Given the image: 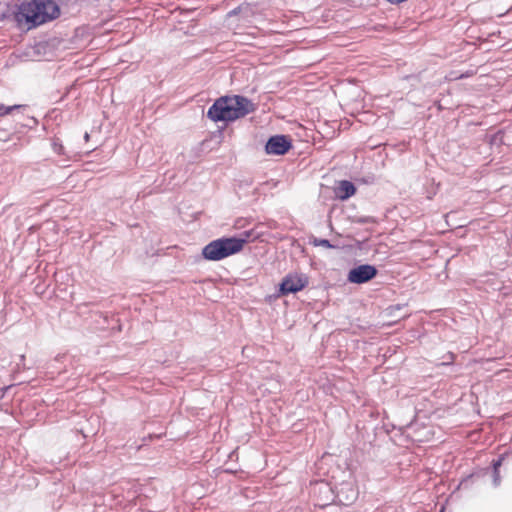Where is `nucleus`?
Returning <instances> with one entry per match:
<instances>
[{"label": "nucleus", "instance_id": "nucleus-1", "mask_svg": "<svg viewBox=\"0 0 512 512\" xmlns=\"http://www.w3.org/2000/svg\"><path fill=\"white\" fill-rule=\"evenodd\" d=\"M254 110L253 103L246 97L222 96L208 109L207 117L214 122H230L243 118Z\"/></svg>", "mask_w": 512, "mask_h": 512}, {"label": "nucleus", "instance_id": "nucleus-2", "mask_svg": "<svg viewBox=\"0 0 512 512\" xmlns=\"http://www.w3.org/2000/svg\"><path fill=\"white\" fill-rule=\"evenodd\" d=\"M60 15L57 2H21L15 13V20L19 26L27 29L56 19Z\"/></svg>", "mask_w": 512, "mask_h": 512}, {"label": "nucleus", "instance_id": "nucleus-3", "mask_svg": "<svg viewBox=\"0 0 512 512\" xmlns=\"http://www.w3.org/2000/svg\"><path fill=\"white\" fill-rule=\"evenodd\" d=\"M245 243V239L236 237L219 238L204 246L202 256L208 261H220L241 252Z\"/></svg>", "mask_w": 512, "mask_h": 512}, {"label": "nucleus", "instance_id": "nucleus-4", "mask_svg": "<svg viewBox=\"0 0 512 512\" xmlns=\"http://www.w3.org/2000/svg\"><path fill=\"white\" fill-rule=\"evenodd\" d=\"M377 275V269L369 264L359 265L351 269L347 279L351 283L361 284L368 282Z\"/></svg>", "mask_w": 512, "mask_h": 512}, {"label": "nucleus", "instance_id": "nucleus-5", "mask_svg": "<svg viewBox=\"0 0 512 512\" xmlns=\"http://www.w3.org/2000/svg\"><path fill=\"white\" fill-rule=\"evenodd\" d=\"M292 147L291 139L285 135L272 136L266 143L265 149L268 154L284 155Z\"/></svg>", "mask_w": 512, "mask_h": 512}, {"label": "nucleus", "instance_id": "nucleus-6", "mask_svg": "<svg viewBox=\"0 0 512 512\" xmlns=\"http://www.w3.org/2000/svg\"><path fill=\"white\" fill-rule=\"evenodd\" d=\"M307 279L299 275H287L280 284V293L287 295L301 291L307 285Z\"/></svg>", "mask_w": 512, "mask_h": 512}, {"label": "nucleus", "instance_id": "nucleus-7", "mask_svg": "<svg viewBox=\"0 0 512 512\" xmlns=\"http://www.w3.org/2000/svg\"><path fill=\"white\" fill-rule=\"evenodd\" d=\"M355 193V186L353 185L352 182L347 180L341 181L336 189L337 197L341 200H346L349 197L353 196Z\"/></svg>", "mask_w": 512, "mask_h": 512}, {"label": "nucleus", "instance_id": "nucleus-8", "mask_svg": "<svg viewBox=\"0 0 512 512\" xmlns=\"http://www.w3.org/2000/svg\"><path fill=\"white\" fill-rule=\"evenodd\" d=\"M22 105L5 106L0 105V117L10 114L12 111L21 108Z\"/></svg>", "mask_w": 512, "mask_h": 512}, {"label": "nucleus", "instance_id": "nucleus-9", "mask_svg": "<svg viewBox=\"0 0 512 512\" xmlns=\"http://www.w3.org/2000/svg\"><path fill=\"white\" fill-rule=\"evenodd\" d=\"M315 246H322L325 248H333V245L327 239H316L314 241Z\"/></svg>", "mask_w": 512, "mask_h": 512}, {"label": "nucleus", "instance_id": "nucleus-10", "mask_svg": "<svg viewBox=\"0 0 512 512\" xmlns=\"http://www.w3.org/2000/svg\"><path fill=\"white\" fill-rule=\"evenodd\" d=\"M63 150V146L62 145H59L58 147L55 145V151H57L58 153H61Z\"/></svg>", "mask_w": 512, "mask_h": 512}, {"label": "nucleus", "instance_id": "nucleus-11", "mask_svg": "<svg viewBox=\"0 0 512 512\" xmlns=\"http://www.w3.org/2000/svg\"><path fill=\"white\" fill-rule=\"evenodd\" d=\"M85 141H89L90 135L86 132L84 135Z\"/></svg>", "mask_w": 512, "mask_h": 512}, {"label": "nucleus", "instance_id": "nucleus-12", "mask_svg": "<svg viewBox=\"0 0 512 512\" xmlns=\"http://www.w3.org/2000/svg\"><path fill=\"white\" fill-rule=\"evenodd\" d=\"M455 356L453 354L450 355L451 361H454Z\"/></svg>", "mask_w": 512, "mask_h": 512}]
</instances>
